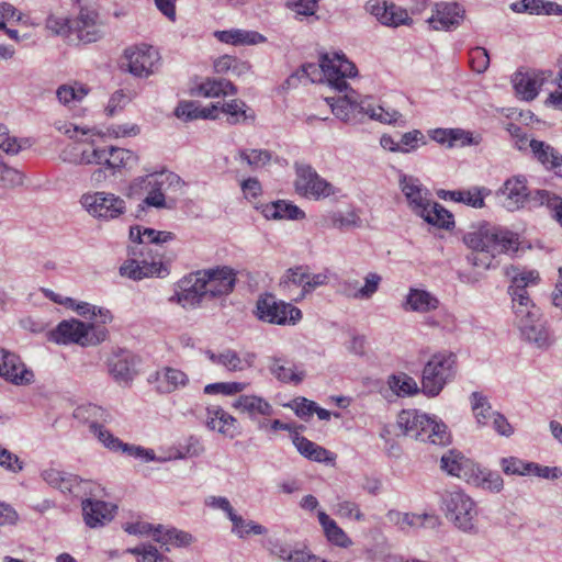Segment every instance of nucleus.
<instances>
[{"label":"nucleus","mask_w":562,"mask_h":562,"mask_svg":"<svg viewBox=\"0 0 562 562\" xmlns=\"http://www.w3.org/2000/svg\"><path fill=\"white\" fill-rule=\"evenodd\" d=\"M130 238L139 244L142 248L150 246L154 249L161 247L164 243L175 239L171 232L156 231L154 228L134 226L130 228Z\"/></svg>","instance_id":"nucleus-31"},{"label":"nucleus","mask_w":562,"mask_h":562,"mask_svg":"<svg viewBox=\"0 0 562 562\" xmlns=\"http://www.w3.org/2000/svg\"><path fill=\"white\" fill-rule=\"evenodd\" d=\"M103 153L105 157L102 158V166L109 169L111 176L132 169L138 162L135 153L122 147L106 146L103 147Z\"/></svg>","instance_id":"nucleus-26"},{"label":"nucleus","mask_w":562,"mask_h":562,"mask_svg":"<svg viewBox=\"0 0 562 562\" xmlns=\"http://www.w3.org/2000/svg\"><path fill=\"white\" fill-rule=\"evenodd\" d=\"M346 94L339 98H326V102L331 108L333 113L341 121L348 122L350 113L358 110L367 114L370 119L384 124H397L403 126L405 121L403 115L393 109H384L381 105H372L370 102H358L356 92L348 87Z\"/></svg>","instance_id":"nucleus-5"},{"label":"nucleus","mask_w":562,"mask_h":562,"mask_svg":"<svg viewBox=\"0 0 562 562\" xmlns=\"http://www.w3.org/2000/svg\"><path fill=\"white\" fill-rule=\"evenodd\" d=\"M317 516L328 541L341 548H348L352 544L347 533L325 512H318Z\"/></svg>","instance_id":"nucleus-39"},{"label":"nucleus","mask_w":562,"mask_h":562,"mask_svg":"<svg viewBox=\"0 0 562 562\" xmlns=\"http://www.w3.org/2000/svg\"><path fill=\"white\" fill-rule=\"evenodd\" d=\"M0 376L15 385H27L34 380V373L27 369L20 357L0 347Z\"/></svg>","instance_id":"nucleus-18"},{"label":"nucleus","mask_w":562,"mask_h":562,"mask_svg":"<svg viewBox=\"0 0 562 562\" xmlns=\"http://www.w3.org/2000/svg\"><path fill=\"white\" fill-rule=\"evenodd\" d=\"M214 36L222 43L232 45H256L265 43L266 36L256 32L247 30H228V31H216Z\"/></svg>","instance_id":"nucleus-37"},{"label":"nucleus","mask_w":562,"mask_h":562,"mask_svg":"<svg viewBox=\"0 0 562 562\" xmlns=\"http://www.w3.org/2000/svg\"><path fill=\"white\" fill-rule=\"evenodd\" d=\"M520 334L524 339L533 344L539 349L550 348L554 339L551 337L549 329L541 322L540 317L537 321L528 322L519 327Z\"/></svg>","instance_id":"nucleus-32"},{"label":"nucleus","mask_w":562,"mask_h":562,"mask_svg":"<svg viewBox=\"0 0 562 562\" xmlns=\"http://www.w3.org/2000/svg\"><path fill=\"white\" fill-rule=\"evenodd\" d=\"M463 241L472 250L468 261L483 269H488L497 255L517 250V238L510 232L488 223L471 226L463 235Z\"/></svg>","instance_id":"nucleus-1"},{"label":"nucleus","mask_w":562,"mask_h":562,"mask_svg":"<svg viewBox=\"0 0 562 562\" xmlns=\"http://www.w3.org/2000/svg\"><path fill=\"white\" fill-rule=\"evenodd\" d=\"M139 259H130L125 261L120 273L133 280L158 277L162 278L169 273L167 265L162 262V255L159 249L145 246L139 249Z\"/></svg>","instance_id":"nucleus-9"},{"label":"nucleus","mask_w":562,"mask_h":562,"mask_svg":"<svg viewBox=\"0 0 562 562\" xmlns=\"http://www.w3.org/2000/svg\"><path fill=\"white\" fill-rule=\"evenodd\" d=\"M271 373L281 382H293L299 384L305 378L304 371H295L292 366H285L281 360L277 359L270 367Z\"/></svg>","instance_id":"nucleus-51"},{"label":"nucleus","mask_w":562,"mask_h":562,"mask_svg":"<svg viewBox=\"0 0 562 562\" xmlns=\"http://www.w3.org/2000/svg\"><path fill=\"white\" fill-rule=\"evenodd\" d=\"M233 407L247 414L251 420H257L259 416L269 417L273 414L272 405L257 395H240L233 403Z\"/></svg>","instance_id":"nucleus-30"},{"label":"nucleus","mask_w":562,"mask_h":562,"mask_svg":"<svg viewBox=\"0 0 562 562\" xmlns=\"http://www.w3.org/2000/svg\"><path fill=\"white\" fill-rule=\"evenodd\" d=\"M471 404L476 422L482 426L487 425L496 413L492 409L487 397L482 393L473 392L471 394Z\"/></svg>","instance_id":"nucleus-49"},{"label":"nucleus","mask_w":562,"mask_h":562,"mask_svg":"<svg viewBox=\"0 0 562 562\" xmlns=\"http://www.w3.org/2000/svg\"><path fill=\"white\" fill-rule=\"evenodd\" d=\"M458 371L457 355L449 350L434 353L427 361L422 374V392L435 397L450 383Z\"/></svg>","instance_id":"nucleus-6"},{"label":"nucleus","mask_w":562,"mask_h":562,"mask_svg":"<svg viewBox=\"0 0 562 562\" xmlns=\"http://www.w3.org/2000/svg\"><path fill=\"white\" fill-rule=\"evenodd\" d=\"M154 539L162 546L171 544L176 547H187L193 541L191 533L176 528H165L164 526L155 528Z\"/></svg>","instance_id":"nucleus-43"},{"label":"nucleus","mask_w":562,"mask_h":562,"mask_svg":"<svg viewBox=\"0 0 562 562\" xmlns=\"http://www.w3.org/2000/svg\"><path fill=\"white\" fill-rule=\"evenodd\" d=\"M41 477L49 486L59 490L61 493H69L75 497L83 498L93 494V482L82 480L75 474L58 470L53 467L44 469L41 472Z\"/></svg>","instance_id":"nucleus-13"},{"label":"nucleus","mask_w":562,"mask_h":562,"mask_svg":"<svg viewBox=\"0 0 562 562\" xmlns=\"http://www.w3.org/2000/svg\"><path fill=\"white\" fill-rule=\"evenodd\" d=\"M386 518L401 530H405L408 527H420L424 525L423 516L411 513H401L395 509L389 510L386 513Z\"/></svg>","instance_id":"nucleus-52"},{"label":"nucleus","mask_w":562,"mask_h":562,"mask_svg":"<svg viewBox=\"0 0 562 562\" xmlns=\"http://www.w3.org/2000/svg\"><path fill=\"white\" fill-rule=\"evenodd\" d=\"M328 225L338 229H348L360 225V217L353 212H331L327 215Z\"/></svg>","instance_id":"nucleus-55"},{"label":"nucleus","mask_w":562,"mask_h":562,"mask_svg":"<svg viewBox=\"0 0 562 562\" xmlns=\"http://www.w3.org/2000/svg\"><path fill=\"white\" fill-rule=\"evenodd\" d=\"M540 205H546L562 226V198L547 190H537L532 196Z\"/></svg>","instance_id":"nucleus-50"},{"label":"nucleus","mask_w":562,"mask_h":562,"mask_svg":"<svg viewBox=\"0 0 562 562\" xmlns=\"http://www.w3.org/2000/svg\"><path fill=\"white\" fill-rule=\"evenodd\" d=\"M184 186L183 180L172 171L154 172L134 179L128 189L130 196H139L146 193L143 205L156 209H170L167 204L165 192L180 190Z\"/></svg>","instance_id":"nucleus-4"},{"label":"nucleus","mask_w":562,"mask_h":562,"mask_svg":"<svg viewBox=\"0 0 562 562\" xmlns=\"http://www.w3.org/2000/svg\"><path fill=\"white\" fill-rule=\"evenodd\" d=\"M236 418L218 405H211L205 412V425L209 429L234 438Z\"/></svg>","instance_id":"nucleus-28"},{"label":"nucleus","mask_w":562,"mask_h":562,"mask_svg":"<svg viewBox=\"0 0 562 562\" xmlns=\"http://www.w3.org/2000/svg\"><path fill=\"white\" fill-rule=\"evenodd\" d=\"M387 383L397 396H411L422 392L417 382L406 373L391 375Z\"/></svg>","instance_id":"nucleus-47"},{"label":"nucleus","mask_w":562,"mask_h":562,"mask_svg":"<svg viewBox=\"0 0 562 562\" xmlns=\"http://www.w3.org/2000/svg\"><path fill=\"white\" fill-rule=\"evenodd\" d=\"M79 202L90 216L104 221L117 218L126 211L125 201L121 196L105 191L86 192Z\"/></svg>","instance_id":"nucleus-10"},{"label":"nucleus","mask_w":562,"mask_h":562,"mask_svg":"<svg viewBox=\"0 0 562 562\" xmlns=\"http://www.w3.org/2000/svg\"><path fill=\"white\" fill-rule=\"evenodd\" d=\"M206 357L214 364L222 366L228 372H241L254 367L256 355L252 352H245L240 355L234 349L225 348L220 352L212 350L205 351Z\"/></svg>","instance_id":"nucleus-21"},{"label":"nucleus","mask_w":562,"mask_h":562,"mask_svg":"<svg viewBox=\"0 0 562 562\" xmlns=\"http://www.w3.org/2000/svg\"><path fill=\"white\" fill-rule=\"evenodd\" d=\"M469 484L492 493H499L504 487V480L497 472L476 465L473 477L470 480Z\"/></svg>","instance_id":"nucleus-40"},{"label":"nucleus","mask_w":562,"mask_h":562,"mask_svg":"<svg viewBox=\"0 0 562 562\" xmlns=\"http://www.w3.org/2000/svg\"><path fill=\"white\" fill-rule=\"evenodd\" d=\"M438 306L439 300L434 294L419 289H411L403 305L404 310L417 313H429Z\"/></svg>","instance_id":"nucleus-35"},{"label":"nucleus","mask_w":562,"mask_h":562,"mask_svg":"<svg viewBox=\"0 0 562 562\" xmlns=\"http://www.w3.org/2000/svg\"><path fill=\"white\" fill-rule=\"evenodd\" d=\"M126 67L137 77H148L158 69L159 54L150 46L128 48L125 50Z\"/></svg>","instance_id":"nucleus-15"},{"label":"nucleus","mask_w":562,"mask_h":562,"mask_svg":"<svg viewBox=\"0 0 562 562\" xmlns=\"http://www.w3.org/2000/svg\"><path fill=\"white\" fill-rule=\"evenodd\" d=\"M76 416L85 418L86 422L89 423V426L91 425L92 420H95L97 424H100L101 422H108L110 418V414L104 408L95 404H88L86 406L79 407L77 409Z\"/></svg>","instance_id":"nucleus-60"},{"label":"nucleus","mask_w":562,"mask_h":562,"mask_svg":"<svg viewBox=\"0 0 562 562\" xmlns=\"http://www.w3.org/2000/svg\"><path fill=\"white\" fill-rule=\"evenodd\" d=\"M221 112L227 115L232 125L255 121V112L241 100L233 99L221 105Z\"/></svg>","instance_id":"nucleus-38"},{"label":"nucleus","mask_w":562,"mask_h":562,"mask_svg":"<svg viewBox=\"0 0 562 562\" xmlns=\"http://www.w3.org/2000/svg\"><path fill=\"white\" fill-rule=\"evenodd\" d=\"M544 83V78L536 72H516L513 77V86L516 94L526 101L533 100Z\"/></svg>","instance_id":"nucleus-29"},{"label":"nucleus","mask_w":562,"mask_h":562,"mask_svg":"<svg viewBox=\"0 0 562 562\" xmlns=\"http://www.w3.org/2000/svg\"><path fill=\"white\" fill-rule=\"evenodd\" d=\"M106 337L108 330L104 326L86 324L76 318L60 322L49 334L50 340L57 344H77L82 347L99 345Z\"/></svg>","instance_id":"nucleus-8"},{"label":"nucleus","mask_w":562,"mask_h":562,"mask_svg":"<svg viewBox=\"0 0 562 562\" xmlns=\"http://www.w3.org/2000/svg\"><path fill=\"white\" fill-rule=\"evenodd\" d=\"M295 176V191L304 198L318 201L336 193L335 187L310 165L296 164Z\"/></svg>","instance_id":"nucleus-12"},{"label":"nucleus","mask_w":562,"mask_h":562,"mask_svg":"<svg viewBox=\"0 0 562 562\" xmlns=\"http://www.w3.org/2000/svg\"><path fill=\"white\" fill-rule=\"evenodd\" d=\"M128 552L135 555H140L138 562H172L170 558L158 552L157 548L151 544H142L133 549H128Z\"/></svg>","instance_id":"nucleus-59"},{"label":"nucleus","mask_w":562,"mask_h":562,"mask_svg":"<svg viewBox=\"0 0 562 562\" xmlns=\"http://www.w3.org/2000/svg\"><path fill=\"white\" fill-rule=\"evenodd\" d=\"M156 381L157 391L161 394H169L180 387H184L189 382V378L186 372L179 369L166 367L157 372Z\"/></svg>","instance_id":"nucleus-34"},{"label":"nucleus","mask_w":562,"mask_h":562,"mask_svg":"<svg viewBox=\"0 0 562 562\" xmlns=\"http://www.w3.org/2000/svg\"><path fill=\"white\" fill-rule=\"evenodd\" d=\"M90 431L103 443L104 447L111 450H120L124 445L117 437L113 436L101 424H97L95 420L91 422Z\"/></svg>","instance_id":"nucleus-57"},{"label":"nucleus","mask_w":562,"mask_h":562,"mask_svg":"<svg viewBox=\"0 0 562 562\" xmlns=\"http://www.w3.org/2000/svg\"><path fill=\"white\" fill-rule=\"evenodd\" d=\"M89 93V88L82 83L74 82L72 85H61L56 91L58 101L71 106L81 102Z\"/></svg>","instance_id":"nucleus-44"},{"label":"nucleus","mask_w":562,"mask_h":562,"mask_svg":"<svg viewBox=\"0 0 562 562\" xmlns=\"http://www.w3.org/2000/svg\"><path fill=\"white\" fill-rule=\"evenodd\" d=\"M74 23V35L78 42L90 44L103 37V23L94 9L81 8Z\"/></svg>","instance_id":"nucleus-16"},{"label":"nucleus","mask_w":562,"mask_h":562,"mask_svg":"<svg viewBox=\"0 0 562 562\" xmlns=\"http://www.w3.org/2000/svg\"><path fill=\"white\" fill-rule=\"evenodd\" d=\"M536 158L558 177L562 178V155L542 140L531 139L529 144Z\"/></svg>","instance_id":"nucleus-33"},{"label":"nucleus","mask_w":562,"mask_h":562,"mask_svg":"<svg viewBox=\"0 0 562 562\" xmlns=\"http://www.w3.org/2000/svg\"><path fill=\"white\" fill-rule=\"evenodd\" d=\"M464 14V9L456 2L440 3L436 5L434 14L428 19V23L436 31H451L461 24Z\"/></svg>","instance_id":"nucleus-24"},{"label":"nucleus","mask_w":562,"mask_h":562,"mask_svg":"<svg viewBox=\"0 0 562 562\" xmlns=\"http://www.w3.org/2000/svg\"><path fill=\"white\" fill-rule=\"evenodd\" d=\"M397 435L407 436L423 442L447 446L451 442V434L447 425L416 409H403L396 418Z\"/></svg>","instance_id":"nucleus-3"},{"label":"nucleus","mask_w":562,"mask_h":562,"mask_svg":"<svg viewBox=\"0 0 562 562\" xmlns=\"http://www.w3.org/2000/svg\"><path fill=\"white\" fill-rule=\"evenodd\" d=\"M335 514L341 518L353 517L357 521L364 520V515L358 504L351 501H341L335 505Z\"/></svg>","instance_id":"nucleus-64"},{"label":"nucleus","mask_w":562,"mask_h":562,"mask_svg":"<svg viewBox=\"0 0 562 562\" xmlns=\"http://www.w3.org/2000/svg\"><path fill=\"white\" fill-rule=\"evenodd\" d=\"M204 284L206 295L210 297H220L228 295L235 286L236 273L229 267H216L206 270L196 271Z\"/></svg>","instance_id":"nucleus-14"},{"label":"nucleus","mask_w":562,"mask_h":562,"mask_svg":"<svg viewBox=\"0 0 562 562\" xmlns=\"http://www.w3.org/2000/svg\"><path fill=\"white\" fill-rule=\"evenodd\" d=\"M238 156L241 162H246L254 169L265 167L271 160V153L266 149H244Z\"/></svg>","instance_id":"nucleus-54"},{"label":"nucleus","mask_w":562,"mask_h":562,"mask_svg":"<svg viewBox=\"0 0 562 562\" xmlns=\"http://www.w3.org/2000/svg\"><path fill=\"white\" fill-rule=\"evenodd\" d=\"M204 284L196 272L191 273L179 282L180 292L172 295L169 301L177 302L184 308L199 306L203 297L207 296Z\"/></svg>","instance_id":"nucleus-20"},{"label":"nucleus","mask_w":562,"mask_h":562,"mask_svg":"<svg viewBox=\"0 0 562 562\" xmlns=\"http://www.w3.org/2000/svg\"><path fill=\"white\" fill-rule=\"evenodd\" d=\"M513 312L517 327L528 322L537 321L541 316L540 310L535 303L525 304L520 308H513Z\"/></svg>","instance_id":"nucleus-63"},{"label":"nucleus","mask_w":562,"mask_h":562,"mask_svg":"<svg viewBox=\"0 0 562 562\" xmlns=\"http://www.w3.org/2000/svg\"><path fill=\"white\" fill-rule=\"evenodd\" d=\"M357 68L348 60L342 53H324L319 56L318 64L308 63L299 71L290 76L285 83L289 87L295 86L302 78L311 82H327L338 92L348 89L347 78L355 77Z\"/></svg>","instance_id":"nucleus-2"},{"label":"nucleus","mask_w":562,"mask_h":562,"mask_svg":"<svg viewBox=\"0 0 562 562\" xmlns=\"http://www.w3.org/2000/svg\"><path fill=\"white\" fill-rule=\"evenodd\" d=\"M292 441L297 451L308 460L325 463H329L335 460V456L330 451L303 436L296 434L293 436Z\"/></svg>","instance_id":"nucleus-36"},{"label":"nucleus","mask_w":562,"mask_h":562,"mask_svg":"<svg viewBox=\"0 0 562 562\" xmlns=\"http://www.w3.org/2000/svg\"><path fill=\"white\" fill-rule=\"evenodd\" d=\"M470 65L473 71L483 74L490 66V55L483 47H474L470 50Z\"/></svg>","instance_id":"nucleus-62"},{"label":"nucleus","mask_w":562,"mask_h":562,"mask_svg":"<svg viewBox=\"0 0 562 562\" xmlns=\"http://www.w3.org/2000/svg\"><path fill=\"white\" fill-rule=\"evenodd\" d=\"M427 138L422 131L413 130L402 134L398 140L400 153L409 154L416 151L420 146L427 145Z\"/></svg>","instance_id":"nucleus-53"},{"label":"nucleus","mask_w":562,"mask_h":562,"mask_svg":"<svg viewBox=\"0 0 562 562\" xmlns=\"http://www.w3.org/2000/svg\"><path fill=\"white\" fill-rule=\"evenodd\" d=\"M249 384L245 382H217L207 384L204 387V393L206 394H224V395H234L243 392L247 389Z\"/></svg>","instance_id":"nucleus-58"},{"label":"nucleus","mask_w":562,"mask_h":562,"mask_svg":"<svg viewBox=\"0 0 562 562\" xmlns=\"http://www.w3.org/2000/svg\"><path fill=\"white\" fill-rule=\"evenodd\" d=\"M497 194L504 198L503 205L508 211L514 212L524 207L528 196L530 195L526 177L514 176L507 179L498 190Z\"/></svg>","instance_id":"nucleus-22"},{"label":"nucleus","mask_w":562,"mask_h":562,"mask_svg":"<svg viewBox=\"0 0 562 562\" xmlns=\"http://www.w3.org/2000/svg\"><path fill=\"white\" fill-rule=\"evenodd\" d=\"M199 92L205 98H218L237 94L236 86L227 79L207 78L199 86Z\"/></svg>","instance_id":"nucleus-42"},{"label":"nucleus","mask_w":562,"mask_h":562,"mask_svg":"<svg viewBox=\"0 0 562 562\" xmlns=\"http://www.w3.org/2000/svg\"><path fill=\"white\" fill-rule=\"evenodd\" d=\"M308 279V268L299 266L286 270L280 285L286 290H291L292 286L301 288L300 297L306 295V281Z\"/></svg>","instance_id":"nucleus-48"},{"label":"nucleus","mask_w":562,"mask_h":562,"mask_svg":"<svg viewBox=\"0 0 562 562\" xmlns=\"http://www.w3.org/2000/svg\"><path fill=\"white\" fill-rule=\"evenodd\" d=\"M257 317L270 324H296L302 318L300 308L290 303L277 300L272 294L261 295L256 304Z\"/></svg>","instance_id":"nucleus-11"},{"label":"nucleus","mask_w":562,"mask_h":562,"mask_svg":"<svg viewBox=\"0 0 562 562\" xmlns=\"http://www.w3.org/2000/svg\"><path fill=\"white\" fill-rule=\"evenodd\" d=\"M274 204L278 206L277 220H303L305 217L304 211L290 202L278 200L274 201Z\"/></svg>","instance_id":"nucleus-61"},{"label":"nucleus","mask_w":562,"mask_h":562,"mask_svg":"<svg viewBox=\"0 0 562 562\" xmlns=\"http://www.w3.org/2000/svg\"><path fill=\"white\" fill-rule=\"evenodd\" d=\"M442 510L446 518L459 530L474 535L477 532V507L463 491L454 490L442 496Z\"/></svg>","instance_id":"nucleus-7"},{"label":"nucleus","mask_w":562,"mask_h":562,"mask_svg":"<svg viewBox=\"0 0 562 562\" xmlns=\"http://www.w3.org/2000/svg\"><path fill=\"white\" fill-rule=\"evenodd\" d=\"M366 10L385 26L398 27L413 23L408 12L393 2L369 0Z\"/></svg>","instance_id":"nucleus-17"},{"label":"nucleus","mask_w":562,"mask_h":562,"mask_svg":"<svg viewBox=\"0 0 562 562\" xmlns=\"http://www.w3.org/2000/svg\"><path fill=\"white\" fill-rule=\"evenodd\" d=\"M83 520L90 528H97L111 521L114 517L115 506L103 501L86 497L81 502Z\"/></svg>","instance_id":"nucleus-27"},{"label":"nucleus","mask_w":562,"mask_h":562,"mask_svg":"<svg viewBox=\"0 0 562 562\" xmlns=\"http://www.w3.org/2000/svg\"><path fill=\"white\" fill-rule=\"evenodd\" d=\"M506 274L512 278L509 289L527 290L529 285H536L539 280V273L536 270H519L517 267L506 269Z\"/></svg>","instance_id":"nucleus-46"},{"label":"nucleus","mask_w":562,"mask_h":562,"mask_svg":"<svg viewBox=\"0 0 562 562\" xmlns=\"http://www.w3.org/2000/svg\"><path fill=\"white\" fill-rule=\"evenodd\" d=\"M137 358L128 350L120 349L108 359L109 373L117 383L128 384L137 374Z\"/></svg>","instance_id":"nucleus-23"},{"label":"nucleus","mask_w":562,"mask_h":562,"mask_svg":"<svg viewBox=\"0 0 562 562\" xmlns=\"http://www.w3.org/2000/svg\"><path fill=\"white\" fill-rule=\"evenodd\" d=\"M398 182L409 209L416 215L423 213L425 211V206H430V193L422 184L419 179L413 176L401 173Z\"/></svg>","instance_id":"nucleus-19"},{"label":"nucleus","mask_w":562,"mask_h":562,"mask_svg":"<svg viewBox=\"0 0 562 562\" xmlns=\"http://www.w3.org/2000/svg\"><path fill=\"white\" fill-rule=\"evenodd\" d=\"M236 518L239 519V521H232L233 528L232 532L235 533L238 538L244 539L248 535H265L267 532V529L254 520L246 521L241 516L236 514Z\"/></svg>","instance_id":"nucleus-56"},{"label":"nucleus","mask_w":562,"mask_h":562,"mask_svg":"<svg viewBox=\"0 0 562 562\" xmlns=\"http://www.w3.org/2000/svg\"><path fill=\"white\" fill-rule=\"evenodd\" d=\"M476 463L465 458L461 452L449 450L440 459V468L449 475L457 476L467 483L473 477Z\"/></svg>","instance_id":"nucleus-25"},{"label":"nucleus","mask_w":562,"mask_h":562,"mask_svg":"<svg viewBox=\"0 0 562 562\" xmlns=\"http://www.w3.org/2000/svg\"><path fill=\"white\" fill-rule=\"evenodd\" d=\"M46 29L54 35L60 36L65 40L72 41L74 35V19L66 15L49 14L45 22Z\"/></svg>","instance_id":"nucleus-45"},{"label":"nucleus","mask_w":562,"mask_h":562,"mask_svg":"<svg viewBox=\"0 0 562 562\" xmlns=\"http://www.w3.org/2000/svg\"><path fill=\"white\" fill-rule=\"evenodd\" d=\"M418 216H420L428 224L439 228L449 229L454 224L452 214L441 204L432 202L431 200L430 206H425V211L419 213Z\"/></svg>","instance_id":"nucleus-41"}]
</instances>
